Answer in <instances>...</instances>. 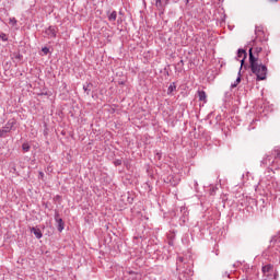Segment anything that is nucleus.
Returning a JSON list of instances; mask_svg holds the SVG:
<instances>
[{"instance_id":"f257e3e1","label":"nucleus","mask_w":280,"mask_h":280,"mask_svg":"<svg viewBox=\"0 0 280 280\" xmlns=\"http://www.w3.org/2000/svg\"><path fill=\"white\" fill-rule=\"evenodd\" d=\"M259 54H261V47H256L254 54L253 48L249 49V67L257 80H266L268 68L259 62Z\"/></svg>"},{"instance_id":"f03ea898","label":"nucleus","mask_w":280,"mask_h":280,"mask_svg":"<svg viewBox=\"0 0 280 280\" xmlns=\"http://www.w3.org/2000/svg\"><path fill=\"white\" fill-rule=\"evenodd\" d=\"M12 126H14V122H8L7 126L0 130V137L8 135V132H10V130H12Z\"/></svg>"},{"instance_id":"7ed1b4c3","label":"nucleus","mask_w":280,"mask_h":280,"mask_svg":"<svg viewBox=\"0 0 280 280\" xmlns=\"http://www.w3.org/2000/svg\"><path fill=\"white\" fill-rule=\"evenodd\" d=\"M46 34L47 36H49V38H56V27L50 26L46 30Z\"/></svg>"},{"instance_id":"20e7f679","label":"nucleus","mask_w":280,"mask_h":280,"mask_svg":"<svg viewBox=\"0 0 280 280\" xmlns=\"http://www.w3.org/2000/svg\"><path fill=\"white\" fill-rule=\"evenodd\" d=\"M198 97L200 102H203V104H207V92L198 91Z\"/></svg>"},{"instance_id":"39448f33","label":"nucleus","mask_w":280,"mask_h":280,"mask_svg":"<svg viewBox=\"0 0 280 280\" xmlns=\"http://www.w3.org/2000/svg\"><path fill=\"white\" fill-rule=\"evenodd\" d=\"M237 56H238V58H242L241 63L244 65V60H246V50L238 49Z\"/></svg>"},{"instance_id":"423d86ee","label":"nucleus","mask_w":280,"mask_h":280,"mask_svg":"<svg viewBox=\"0 0 280 280\" xmlns=\"http://www.w3.org/2000/svg\"><path fill=\"white\" fill-rule=\"evenodd\" d=\"M31 231L34 233L35 237L37 240H40V237H43V232H40L39 229H36V228H32Z\"/></svg>"},{"instance_id":"0eeeda50","label":"nucleus","mask_w":280,"mask_h":280,"mask_svg":"<svg viewBox=\"0 0 280 280\" xmlns=\"http://www.w3.org/2000/svg\"><path fill=\"white\" fill-rule=\"evenodd\" d=\"M58 231L62 232L65 231V222H62V219H58Z\"/></svg>"},{"instance_id":"6e6552de","label":"nucleus","mask_w":280,"mask_h":280,"mask_svg":"<svg viewBox=\"0 0 280 280\" xmlns=\"http://www.w3.org/2000/svg\"><path fill=\"white\" fill-rule=\"evenodd\" d=\"M108 21H117V11H113V12L108 15Z\"/></svg>"},{"instance_id":"1a4fd4ad","label":"nucleus","mask_w":280,"mask_h":280,"mask_svg":"<svg viewBox=\"0 0 280 280\" xmlns=\"http://www.w3.org/2000/svg\"><path fill=\"white\" fill-rule=\"evenodd\" d=\"M270 270H272L271 265H266V266L262 267V272L265 275H268V272H270Z\"/></svg>"},{"instance_id":"9d476101","label":"nucleus","mask_w":280,"mask_h":280,"mask_svg":"<svg viewBox=\"0 0 280 280\" xmlns=\"http://www.w3.org/2000/svg\"><path fill=\"white\" fill-rule=\"evenodd\" d=\"M175 89H176V83H171V85L168 86V94L174 93Z\"/></svg>"},{"instance_id":"9b49d317","label":"nucleus","mask_w":280,"mask_h":280,"mask_svg":"<svg viewBox=\"0 0 280 280\" xmlns=\"http://www.w3.org/2000/svg\"><path fill=\"white\" fill-rule=\"evenodd\" d=\"M240 82H242V78L238 75L235 83L232 84V89H235Z\"/></svg>"},{"instance_id":"f8f14e48","label":"nucleus","mask_w":280,"mask_h":280,"mask_svg":"<svg viewBox=\"0 0 280 280\" xmlns=\"http://www.w3.org/2000/svg\"><path fill=\"white\" fill-rule=\"evenodd\" d=\"M22 150H23L24 152H30V144H28V143H23V144H22Z\"/></svg>"},{"instance_id":"ddd939ff","label":"nucleus","mask_w":280,"mask_h":280,"mask_svg":"<svg viewBox=\"0 0 280 280\" xmlns=\"http://www.w3.org/2000/svg\"><path fill=\"white\" fill-rule=\"evenodd\" d=\"M89 86H91V83H88V85H83V90L85 91L86 95L91 93V89H89Z\"/></svg>"},{"instance_id":"4468645a","label":"nucleus","mask_w":280,"mask_h":280,"mask_svg":"<svg viewBox=\"0 0 280 280\" xmlns=\"http://www.w3.org/2000/svg\"><path fill=\"white\" fill-rule=\"evenodd\" d=\"M42 51L44 56H47V54H49V49L47 47L42 48Z\"/></svg>"},{"instance_id":"2eb2a0df","label":"nucleus","mask_w":280,"mask_h":280,"mask_svg":"<svg viewBox=\"0 0 280 280\" xmlns=\"http://www.w3.org/2000/svg\"><path fill=\"white\" fill-rule=\"evenodd\" d=\"M155 5L156 8H161L163 3L161 2V0H155Z\"/></svg>"},{"instance_id":"dca6fc26","label":"nucleus","mask_w":280,"mask_h":280,"mask_svg":"<svg viewBox=\"0 0 280 280\" xmlns=\"http://www.w3.org/2000/svg\"><path fill=\"white\" fill-rule=\"evenodd\" d=\"M10 23H11V25H16V19L15 18H11L10 19Z\"/></svg>"},{"instance_id":"f3484780","label":"nucleus","mask_w":280,"mask_h":280,"mask_svg":"<svg viewBox=\"0 0 280 280\" xmlns=\"http://www.w3.org/2000/svg\"><path fill=\"white\" fill-rule=\"evenodd\" d=\"M0 38H1L2 40H8V37L5 36V34H1V35H0Z\"/></svg>"},{"instance_id":"a211bd4d","label":"nucleus","mask_w":280,"mask_h":280,"mask_svg":"<svg viewBox=\"0 0 280 280\" xmlns=\"http://www.w3.org/2000/svg\"><path fill=\"white\" fill-rule=\"evenodd\" d=\"M276 158L280 159V151H276Z\"/></svg>"},{"instance_id":"6ab92c4d","label":"nucleus","mask_w":280,"mask_h":280,"mask_svg":"<svg viewBox=\"0 0 280 280\" xmlns=\"http://www.w3.org/2000/svg\"><path fill=\"white\" fill-rule=\"evenodd\" d=\"M115 165H121V161L117 160V161L115 162Z\"/></svg>"},{"instance_id":"aec40b11","label":"nucleus","mask_w":280,"mask_h":280,"mask_svg":"<svg viewBox=\"0 0 280 280\" xmlns=\"http://www.w3.org/2000/svg\"><path fill=\"white\" fill-rule=\"evenodd\" d=\"M129 275H136V277H139V275L135 273L133 271H129Z\"/></svg>"},{"instance_id":"412c9836","label":"nucleus","mask_w":280,"mask_h":280,"mask_svg":"<svg viewBox=\"0 0 280 280\" xmlns=\"http://www.w3.org/2000/svg\"><path fill=\"white\" fill-rule=\"evenodd\" d=\"M272 3H277V1H279V0H270Z\"/></svg>"}]
</instances>
